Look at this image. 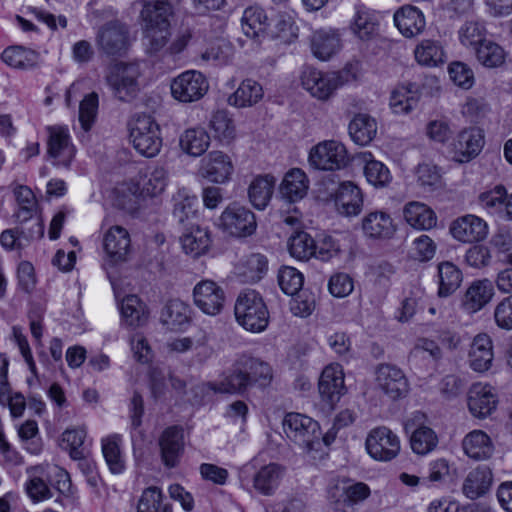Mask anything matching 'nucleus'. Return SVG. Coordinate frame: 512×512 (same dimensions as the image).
<instances>
[{
    "mask_svg": "<svg viewBox=\"0 0 512 512\" xmlns=\"http://www.w3.org/2000/svg\"><path fill=\"white\" fill-rule=\"evenodd\" d=\"M234 314L238 324L253 333L264 331L269 323L267 306L255 290H244L238 295Z\"/></svg>",
    "mask_w": 512,
    "mask_h": 512,
    "instance_id": "nucleus-1",
    "label": "nucleus"
},
{
    "mask_svg": "<svg viewBox=\"0 0 512 512\" xmlns=\"http://www.w3.org/2000/svg\"><path fill=\"white\" fill-rule=\"evenodd\" d=\"M140 76L141 69L137 62H115L108 66L105 80L118 100L129 102L140 91Z\"/></svg>",
    "mask_w": 512,
    "mask_h": 512,
    "instance_id": "nucleus-2",
    "label": "nucleus"
},
{
    "mask_svg": "<svg viewBox=\"0 0 512 512\" xmlns=\"http://www.w3.org/2000/svg\"><path fill=\"white\" fill-rule=\"evenodd\" d=\"M128 128L130 141L141 155L151 158L160 152V127L151 115H134L128 123Z\"/></svg>",
    "mask_w": 512,
    "mask_h": 512,
    "instance_id": "nucleus-3",
    "label": "nucleus"
},
{
    "mask_svg": "<svg viewBox=\"0 0 512 512\" xmlns=\"http://www.w3.org/2000/svg\"><path fill=\"white\" fill-rule=\"evenodd\" d=\"M287 438L307 453L321 450L320 426L317 421L300 413H288L283 420Z\"/></svg>",
    "mask_w": 512,
    "mask_h": 512,
    "instance_id": "nucleus-4",
    "label": "nucleus"
},
{
    "mask_svg": "<svg viewBox=\"0 0 512 512\" xmlns=\"http://www.w3.org/2000/svg\"><path fill=\"white\" fill-rule=\"evenodd\" d=\"M308 163L315 170L335 171L344 168L349 163V157L342 142L323 140L310 149Z\"/></svg>",
    "mask_w": 512,
    "mask_h": 512,
    "instance_id": "nucleus-5",
    "label": "nucleus"
},
{
    "mask_svg": "<svg viewBox=\"0 0 512 512\" xmlns=\"http://www.w3.org/2000/svg\"><path fill=\"white\" fill-rule=\"evenodd\" d=\"M346 71L323 72L314 68H307L302 72V87L314 98L320 101L328 100L335 91L341 87L348 78Z\"/></svg>",
    "mask_w": 512,
    "mask_h": 512,
    "instance_id": "nucleus-6",
    "label": "nucleus"
},
{
    "mask_svg": "<svg viewBox=\"0 0 512 512\" xmlns=\"http://www.w3.org/2000/svg\"><path fill=\"white\" fill-rule=\"evenodd\" d=\"M219 228L235 238H246L257 229L255 214L245 206L237 203L229 204L219 217Z\"/></svg>",
    "mask_w": 512,
    "mask_h": 512,
    "instance_id": "nucleus-7",
    "label": "nucleus"
},
{
    "mask_svg": "<svg viewBox=\"0 0 512 512\" xmlns=\"http://www.w3.org/2000/svg\"><path fill=\"white\" fill-rule=\"evenodd\" d=\"M366 451L371 458L380 462H388L398 456L401 450L400 438L387 427L372 429L365 441Z\"/></svg>",
    "mask_w": 512,
    "mask_h": 512,
    "instance_id": "nucleus-8",
    "label": "nucleus"
},
{
    "mask_svg": "<svg viewBox=\"0 0 512 512\" xmlns=\"http://www.w3.org/2000/svg\"><path fill=\"white\" fill-rule=\"evenodd\" d=\"M249 375L240 364V358L234 363L231 371L223 376L218 383H203L196 388V396H202V402L213 393L242 394L249 387Z\"/></svg>",
    "mask_w": 512,
    "mask_h": 512,
    "instance_id": "nucleus-9",
    "label": "nucleus"
},
{
    "mask_svg": "<svg viewBox=\"0 0 512 512\" xmlns=\"http://www.w3.org/2000/svg\"><path fill=\"white\" fill-rule=\"evenodd\" d=\"M449 232L452 238L460 243L476 244L487 238L489 225L475 214H466L451 222Z\"/></svg>",
    "mask_w": 512,
    "mask_h": 512,
    "instance_id": "nucleus-10",
    "label": "nucleus"
},
{
    "mask_svg": "<svg viewBox=\"0 0 512 512\" xmlns=\"http://www.w3.org/2000/svg\"><path fill=\"white\" fill-rule=\"evenodd\" d=\"M47 154L54 166L69 167L75 157L76 149L64 126L54 125L47 127Z\"/></svg>",
    "mask_w": 512,
    "mask_h": 512,
    "instance_id": "nucleus-11",
    "label": "nucleus"
},
{
    "mask_svg": "<svg viewBox=\"0 0 512 512\" xmlns=\"http://www.w3.org/2000/svg\"><path fill=\"white\" fill-rule=\"evenodd\" d=\"M485 144L484 131L479 127H467L458 132L451 143V153L455 161L467 163L482 151Z\"/></svg>",
    "mask_w": 512,
    "mask_h": 512,
    "instance_id": "nucleus-12",
    "label": "nucleus"
},
{
    "mask_svg": "<svg viewBox=\"0 0 512 512\" xmlns=\"http://www.w3.org/2000/svg\"><path fill=\"white\" fill-rule=\"evenodd\" d=\"M234 172L231 157L223 151H211L199 163L198 174L211 183L224 184Z\"/></svg>",
    "mask_w": 512,
    "mask_h": 512,
    "instance_id": "nucleus-13",
    "label": "nucleus"
},
{
    "mask_svg": "<svg viewBox=\"0 0 512 512\" xmlns=\"http://www.w3.org/2000/svg\"><path fill=\"white\" fill-rule=\"evenodd\" d=\"M97 43L105 54L121 55L130 45L129 29L120 22H110L98 32Z\"/></svg>",
    "mask_w": 512,
    "mask_h": 512,
    "instance_id": "nucleus-14",
    "label": "nucleus"
},
{
    "mask_svg": "<svg viewBox=\"0 0 512 512\" xmlns=\"http://www.w3.org/2000/svg\"><path fill=\"white\" fill-rule=\"evenodd\" d=\"M361 231L364 237L371 240H388L397 231L390 213L384 210H374L366 213L361 219Z\"/></svg>",
    "mask_w": 512,
    "mask_h": 512,
    "instance_id": "nucleus-15",
    "label": "nucleus"
},
{
    "mask_svg": "<svg viewBox=\"0 0 512 512\" xmlns=\"http://www.w3.org/2000/svg\"><path fill=\"white\" fill-rule=\"evenodd\" d=\"M331 198L336 210L342 216L355 217L363 210L364 195L362 190L351 181L340 183Z\"/></svg>",
    "mask_w": 512,
    "mask_h": 512,
    "instance_id": "nucleus-16",
    "label": "nucleus"
},
{
    "mask_svg": "<svg viewBox=\"0 0 512 512\" xmlns=\"http://www.w3.org/2000/svg\"><path fill=\"white\" fill-rule=\"evenodd\" d=\"M377 387L390 399L404 397L409 390L408 380L399 368L382 364L376 370Z\"/></svg>",
    "mask_w": 512,
    "mask_h": 512,
    "instance_id": "nucleus-17",
    "label": "nucleus"
},
{
    "mask_svg": "<svg viewBox=\"0 0 512 512\" xmlns=\"http://www.w3.org/2000/svg\"><path fill=\"white\" fill-rule=\"evenodd\" d=\"M493 482L492 469L487 465H478L471 469L464 478L461 491L466 498L476 500L491 490Z\"/></svg>",
    "mask_w": 512,
    "mask_h": 512,
    "instance_id": "nucleus-18",
    "label": "nucleus"
},
{
    "mask_svg": "<svg viewBox=\"0 0 512 512\" xmlns=\"http://www.w3.org/2000/svg\"><path fill=\"white\" fill-rule=\"evenodd\" d=\"M103 245L111 263L117 264L128 260L131 253V239L125 228L111 227L104 235Z\"/></svg>",
    "mask_w": 512,
    "mask_h": 512,
    "instance_id": "nucleus-19",
    "label": "nucleus"
},
{
    "mask_svg": "<svg viewBox=\"0 0 512 512\" xmlns=\"http://www.w3.org/2000/svg\"><path fill=\"white\" fill-rule=\"evenodd\" d=\"M498 399L488 384L475 383L468 392V408L476 418H486L496 409Z\"/></svg>",
    "mask_w": 512,
    "mask_h": 512,
    "instance_id": "nucleus-20",
    "label": "nucleus"
},
{
    "mask_svg": "<svg viewBox=\"0 0 512 512\" xmlns=\"http://www.w3.org/2000/svg\"><path fill=\"white\" fill-rule=\"evenodd\" d=\"M319 393L329 404L339 401L345 393L344 373L339 364H330L324 368L319 379Z\"/></svg>",
    "mask_w": 512,
    "mask_h": 512,
    "instance_id": "nucleus-21",
    "label": "nucleus"
},
{
    "mask_svg": "<svg viewBox=\"0 0 512 512\" xmlns=\"http://www.w3.org/2000/svg\"><path fill=\"white\" fill-rule=\"evenodd\" d=\"M464 454L474 461L489 460L495 452L491 437L483 430L475 429L466 434L461 442Z\"/></svg>",
    "mask_w": 512,
    "mask_h": 512,
    "instance_id": "nucleus-22",
    "label": "nucleus"
},
{
    "mask_svg": "<svg viewBox=\"0 0 512 512\" xmlns=\"http://www.w3.org/2000/svg\"><path fill=\"white\" fill-rule=\"evenodd\" d=\"M223 300V291L214 281H201L194 287V304L207 315L218 314Z\"/></svg>",
    "mask_w": 512,
    "mask_h": 512,
    "instance_id": "nucleus-23",
    "label": "nucleus"
},
{
    "mask_svg": "<svg viewBox=\"0 0 512 512\" xmlns=\"http://www.w3.org/2000/svg\"><path fill=\"white\" fill-rule=\"evenodd\" d=\"M402 216L405 223L418 231H428L436 227L437 215L427 204L410 201L403 206Z\"/></svg>",
    "mask_w": 512,
    "mask_h": 512,
    "instance_id": "nucleus-24",
    "label": "nucleus"
},
{
    "mask_svg": "<svg viewBox=\"0 0 512 512\" xmlns=\"http://www.w3.org/2000/svg\"><path fill=\"white\" fill-rule=\"evenodd\" d=\"M493 341L486 333L476 335L469 350L470 367L479 373L488 371L493 363Z\"/></svg>",
    "mask_w": 512,
    "mask_h": 512,
    "instance_id": "nucleus-25",
    "label": "nucleus"
},
{
    "mask_svg": "<svg viewBox=\"0 0 512 512\" xmlns=\"http://www.w3.org/2000/svg\"><path fill=\"white\" fill-rule=\"evenodd\" d=\"M159 446L165 466L175 467L184 450L182 430L177 426L166 428L159 438Z\"/></svg>",
    "mask_w": 512,
    "mask_h": 512,
    "instance_id": "nucleus-26",
    "label": "nucleus"
},
{
    "mask_svg": "<svg viewBox=\"0 0 512 512\" xmlns=\"http://www.w3.org/2000/svg\"><path fill=\"white\" fill-rule=\"evenodd\" d=\"M394 22L400 33L407 38L418 36L426 26L423 13L411 5L403 6L397 10L394 14Z\"/></svg>",
    "mask_w": 512,
    "mask_h": 512,
    "instance_id": "nucleus-27",
    "label": "nucleus"
},
{
    "mask_svg": "<svg viewBox=\"0 0 512 512\" xmlns=\"http://www.w3.org/2000/svg\"><path fill=\"white\" fill-rule=\"evenodd\" d=\"M494 296V287L492 283L487 280H477L471 283L467 288L463 300V309L469 313L474 314L485 307Z\"/></svg>",
    "mask_w": 512,
    "mask_h": 512,
    "instance_id": "nucleus-28",
    "label": "nucleus"
},
{
    "mask_svg": "<svg viewBox=\"0 0 512 512\" xmlns=\"http://www.w3.org/2000/svg\"><path fill=\"white\" fill-rule=\"evenodd\" d=\"M214 139L220 144L228 146L237 138V128L232 115L227 109H217L211 115L208 124Z\"/></svg>",
    "mask_w": 512,
    "mask_h": 512,
    "instance_id": "nucleus-29",
    "label": "nucleus"
},
{
    "mask_svg": "<svg viewBox=\"0 0 512 512\" xmlns=\"http://www.w3.org/2000/svg\"><path fill=\"white\" fill-rule=\"evenodd\" d=\"M168 172L164 167H155L148 175L141 178V183L131 182L127 189L133 195L157 196L166 188Z\"/></svg>",
    "mask_w": 512,
    "mask_h": 512,
    "instance_id": "nucleus-30",
    "label": "nucleus"
},
{
    "mask_svg": "<svg viewBox=\"0 0 512 512\" xmlns=\"http://www.w3.org/2000/svg\"><path fill=\"white\" fill-rule=\"evenodd\" d=\"M311 49L316 58L329 60L341 49L340 36L331 28L319 29L312 35Z\"/></svg>",
    "mask_w": 512,
    "mask_h": 512,
    "instance_id": "nucleus-31",
    "label": "nucleus"
},
{
    "mask_svg": "<svg viewBox=\"0 0 512 512\" xmlns=\"http://www.w3.org/2000/svg\"><path fill=\"white\" fill-rule=\"evenodd\" d=\"M48 467L43 465L33 466L27 469L29 480L26 483V492L33 502H41L53 497L50 489Z\"/></svg>",
    "mask_w": 512,
    "mask_h": 512,
    "instance_id": "nucleus-32",
    "label": "nucleus"
},
{
    "mask_svg": "<svg viewBox=\"0 0 512 512\" xmlns=\"http://www.w3.org/2000/svg\"><path fill=\"white\" fill-rule=\"evenodd\" d=\"M263 96L264 91L260 83L253 79H245L228 96L227 104L234 108H249L260 102Z\"/></svg>",
    "mask_w": 512,
    "mask_h": 512,
    "instance_id": "nucleus-33",
    "label": "nucleus"
},
{
    "mask_svg": "<svg viewBox=\"0 0 512 512\" xmlns=\"http://www.w3.org/2000/svg\"><path fill=\"white\" fill-rule=\"evenodd\" d=\"M173 14L172 5L165 0L143 1L140 11L142 27L170 26Z\"/></svg>",
    "mask_w": 512,
    "mask_h": 512,
    "instance_id": "nucleus-34",
    "label": "nucleus"
},
{
    "mask_svg": "<svg viewBox=\"0 0 512 512\" xmlns=\"http://www.w3.org/2000/svg\"><path fill=\"white\" fill-rule=\"evenodd\" d=\"M420 97L419 86L415 83H405L397 86L391 93L390 108L394 114H408L418 104Z\"/></svg>",
    "mask_w": 512,
    "mask_h": 512,
    "instance_id": "nucleus-35",
    "label": "nucleus"
},
{
    "mask_svg": "<svg viewBox=\"0 0 512 512\" xmlns=\"http://www.w3.org/2000/svg\"><path fill=\"white\" fill-rule=\"evenodd\" d=\"M190 307L180 301L171 300L162 309L160 322L171 331H181L188 327L190 319Z\"/></svg>",
    "mask_w": 512,
    "mask_h": 512,
    "instance_id": "nucleus-36",
    "label": "nucleus"
},
{
    "mask_svg": "<svg viewBox=\"0 0 512 512\" xmlns=\"http://www.w3.org/2000/svg\"><path fill=\"white\" fill-rule=\"evenodd\" d=\"M43 234L44 226L40 220H37L28 232H25L22 228L4 230L0 235V243L6 250H20L31 240L41 238Z\"/></svg>",
    "mask_w": 512,
    "mask_h": 512,
    "instance_id": "nucleus-37",
    "label": "nucleus"
},
{
    "mask_svg": "<svg viewBox=\"0 0 512 512\" xmlns=\"http://www.w3.org/2000/svg\"><path fill=\"white\" fill-rule=\"evenodd\" d=\"M267 270V258L260 253H252L238 263L235 273L241 282L255 283L263 278Z\"/></svg>",
    "mask_w": 512,
    "mask_h": 512,
    "instance_id": "nucleus-38",
    "label": "nucleus"
},
{
    "mask_svg": "<svg viewBox=\"0 0 512 512\" xmlns=\"http://www.w3.org/2000/svg\"><path fill=\"white\" fill-rule=\"evenodd\" d=\"M309 180L305 172L299 168L289 170L280 185L282 196L289 201L302 199L308 191Z\"/></svg>",
    "mask_w": 512,
    "mask_h": 512,
    "instance_id": "nucleus-39",
    "label": "nucleus"
},
{
    "mask_svg": "<svg viewBox=\"0 0 512 512\" xmlns=\"http://www.w3.org/2000/svg\"><path fill=\"white\" fill-rule=\"evenodd\" d=\"M276 179L269 174L258 175L248 187V197L251 204L259 210L264 209L271 200Z\"/></svg>",
    "mask_w": 512,
    "mask_h": 512,
    "instance_id": "nucleus-40",
    "label": "nucleus"
},
{
    "mask_svg": "<svg viewBox=\"0 0 512 512\" xmlns=\"http://www.w3.org/2000/svg\"><path fill=\"white\" fill-rule=\"evenodd\" d=\"M357 158L364 163V175L368 183L374 187H385L391 182L392 175L388 167L375 160L370 152L359 153Z\"/></svg>",
    "mask_w": 512,
    "mask_h": 512,
    "instance_id": "nucleus-41",
    "label": "nucleus"
},
{
    "mask_svg": "<svg viewBox=\"0 0 512 512\" xmlns=\"http://www.w3.org/2000/svg\"><path fill=\"white\" fill-rule=\"evenodd\" d=\"M438 270V296L448 297L452 295L462 283L461 270L450 261L440 262Z\"/></svg>",
    "mask_w": 512,
    "mask_h": 512,
    "instance_id": "nucleus-42",
    "label": "nucleus"
},
{
    "mask_svg": "<svg viewBox=\"0 0 512 512\" xmlns=\"http://www.w3.org/2000/svg\"><path fill=\"white\" fill-rule=\"evenodd\" d=\"M351 139L358 145L369 144L377 133V123L374 118L367 114H357L348 125Z\"/></svg>",
    "mask_w": 512,
    "mask_h": 512,
    "instance_id": "nucleus-43",
    "label": "nucleus"
},
{
    "mask_svg": "<svg viewBox=\"0 0 512 512\" xmlns=\"http://www.w3.org/2000/svg\"><path fill=\"white\" fill-rule=\"evenodd\" d=\"M120 312L123 323L129 327L143 326L148 320L146 305L136 295H128L123 298Z\"/></svg>",
    "mask_w": 512,
    "mask_h": 512,
    "instance_id": "nucleus-44",
    "label": "nucleus"
},
{
    "mask_svg": "<svg viewBox=\"0 0 512 512\" xmlns=\"http://www.w3.org/2000/svg\"><path fill=\"white\" fill-rule=\"evenodd\" d=\"M352 32L363 41H369L378 35L379 20L374 12L359 8L351 23Z\"/></svg>",
    "mask_w": 512,
    "mask_h": 512,
    "instance_id": "nucleus-45",
    "label": "nucleus"
},
{
    "mask_svg": "<svg viewBox=\"0 0 512 512\" xmlns=\"http://www.w3.org/2000/svg\"><path fill=\"white\" fill-rule=\"evenodd\" d=\"M3 62L15 69H33L39 64V54L21 46L6 48L1 55Z\"/></svg>",
    "mask_w": 512,
    "mask_h": 512,
    "instance_id": "nucleus-46",
    "label": "nucleus"
},
{
    "mask_svg": "<svg viewBox=\"0 0 512 512\" xmlns=\"http://www.w3.org/2000/svg\"><path fill=\"white\" fill-rule=\"evenodd\" d=\"M241 27L244 34L250 38H257L266 32L268 17L260 6H250L243 12Z\"/></svg>",
    "mask_w": 512,
    "mask_h": 512,
    "instance_id": "nucleus-47",
    "label": "nucleus"
},
{
    "mask_svg": "<svg viewBox=\"0 0 512 512\" xmlns=\"http://www.w3.org/2000/svg\"><path fill=\"white\" fill-rule=\"evenodd\" d=\"M283 473V468L276 463L263 466L253 478L254 488L263 495H272L278 487Z\"/></svg>",
    "mask_w": 512,
    "mask_h": 512,
    "instance_id": "nucleus-48",
    "label": "nucleus"
},
{
    "mask_svg": "<svg viewBox=\"0 0 512 512\" xmlns=\"http://www.w3.org/2000/svg\"><path fill=\"white\" fill-rule=\"evenodd\" d=\"M239 358L245 373L249 375V386L257 384L261 387H265L270 384L272 380V369L268 363L246 355Z\"/></svg>",
    "mask_w": 512,
    "mask_h": 512,
    "instance_id": "nucleus-49",
    "label": "nucleus"
},
{
    "mask_svg": "<svg viewBox=\"0 0 512 512\" xmlns=\"http://www.w3.org/2000/svg\"><path fill=\"white\" fill-rule=\"evenodd\" d=\"M409 442L413 453L425 456L437 448L439 439L432 428L420 425L411 433Z\"/></svg>",
    "mask_w": 512,
    "mask_h": 512,
    "instance_id": "nucleus-50",
    "label": "nucleus"
},
{
    "mask_svg": "<svg viewBox=\"0 0 512 512\" xmlns=\"http://www.w3.org/2000/svg\"><path fill=\"white\" fill-rule=\"evenodd\" d=\"M121 437L117 434L102 439V453L109 470L120 474L125 469V461L120 448Z\"/></svg>",
    "mask_w": 512,
    "mask_h": 512,
    "instance_id": "nucleus-51",
    "label": "nucleus"
},
{
    "mask_svg": "<svg viewBox=\"0 0 512 512\" xmlns=\"http://www.w3.org/2000/svg\"><path fill=\"white\" fill-rule=\"evenodd\" d=\"M14 196L18 205L15 217L18 222L23 223L33 217L37 210V200L33 191L27 186H17L14 189Z\"/></svg>",
    "mask_w": 512,
    "mask_h": 512,
    "instance_id": "nucleus-52",
    "label": "nucleus"
},
{
    "mask_svg": "<svg viewBox=\"0 0 512 512\" xmlns=\"http://www.w3.org/2000/svg\"><path fill=\"white\" fill-rule=\"evenodd\" d=\"M86 438V430L84 428L67 429L62 435V441L69 448V454L72 459L80 460L79 466L87 471L91 470L88 461L84 460V451L82 449Z\"/></svg>",
    "mask_w": 512,
    "mask_h": 512,
    "instance_id": "nucleus-53",
    "label": "nucleus"
},
{
    "mask_svg": "<svg viewBox=\"0 0 512 512\" xmlns=\"http://www.w3.org/2000/svg\"><path fill=\"white\" fill-rule=\"evenodd\" d=\"M416 61L424 66H437L444 62L445 54L439 42L423 40L414 51Z\"/></svg>",
    "mask_w": 512,
    "mask_h": 512,
    "instance_id": "nucleus-54",
    "label": "nucleus"
},
{
    "mask_svg": "<svg viewBox=\"0 0 512 512\" xmlns=\"http://www.w3.org/2000/svg\"><path fill=\"white\" fill-rule=\"evenodd\" d=\"M474 50L478 62L484 67L497 68L505 62V51L501 46L492 41L485 40Z\"/></svg>",
    "mask_w": 512,
    "mask_h": 512,
    "instance_id": "nucleus-55",
    "label": "nucleus"
},
{
    "mask_svg": "<svg viewBox=\"0 0 512 512\" xmlns=\"http://www.w3.org/2000/svg\"><path fill=\"white\" fill-rule=\"evenodd\" d=\"M486 27L483 21L468 20L458 31L460 43L469 48L476 49L486 39Z\"/></svg>",
    "mask_w": 512,
    "mask_h": 512,
    "instance_id": "nucleus-56",
    "label": "nucleus"
},
{
    "mask_svg": "<svg viewBox=\"0 0 512 512\" xmlns=\"http://www.w3.org/2000/svg\"><path fill=\"white\" fill-rule=\"evenodd\" d=\"M288 250L292 257L298 260H308L317 254L313 238L306 232L300 231L292 235L288 241Z\"/></svg>",
    "mask_w": 512,
    "mask_h": 512,
    "instance_id": "nucleus-57",
    "label": "nucleus"
},
{
    "mask_svg": "<svg viewBox=\"0 0 512 512\" xmlns=\"http://www.w3.org/2000/svg\"><path fill=\"white\" fill-rule=\"evenodd\" d=\"M143 44L148 53L154 54L162 50L170 38V26L142 27Z\"/></svg>",
    "mask_w": 512,
    "mask_h": 512,
    "instance_id": "nucleus-58",
    "label": "nucleus"
},
{
    "mask_svg": "<svg viewBox=\"0 0 512 512\" xmlns=\"http://www.w3.org/2000/svg\"><path fill=\"white\" fill-rule=\"evenodd\" d=\"M304 277L296 268L285 266L279 270L278 283L281 290L291 296H295L303 286Z\"/></svg>",
    "mask_w": 512,
    "mask_h": 512,
    "instance_id": "nucleus-59",
    "label": "nucleus"
},
{
    "mask_svg": "<svg viewBox=\"0 0 512 512\" xmlns=\"http://www.w3.org/2000/svg\"><path fill=\"white\" fill-rule=\"evenodd\" d=\"M138 512H172L171 509L162 505V493L157 487L145 489L139 500Z\"/></svg>",
    "mask_w": 512,
    "mask_h": 512,
    "instance_id": "nucleus-60",
    "label": "nucleus"
},
{
    "mask_svg": "<svg viewBox=\"0 0 512 512\" xmlns=\"http://www.w3.org/2000/svg\"><path fill=\"white\" fill-rule=\"evenodd\" d=\"M98 95L92 92L84 97L79 106V121L82 128L88 131L97 115Z\"/></svg>",
    "mask_w": 512,
    "mask_h": 512,
    "instance_id": "nucleus-61",
    "label": "nucleus"
},
{
    "mask_svg": "<svg viewBox=\"0 0 512 512\" xmlns=\"http://www.w3.org/2000/svg\"><path fill=\"white\" fill-rule=\"evenodd\" d=\"M437 246L433 239L425 234L415 238L412 242V257L420 262L431 260L436 253Z\"/></svg>",
    "mask_w": 512,
    "mask_h": 512,
    "instance_id": "nucleus-62",
    "label": "nucleus"
},
{
    "mask_svg": "<svg viewBox=\"0 0 512 512\" xmlns=\"http://www.w3.org/2000/svg\"><path fill=\"white\" fill-rule=\"evenodd\" d=\"M192 71H185L171 83L172 96L184 103L192 101Z\"/></svg>",
    "mask_w": 512,
    "mask_h": 512,
    "instance_id": "nucleus-63",
    "label": "nucleus"
},
{
    "mask_svg": "<svg viewBox=\"0 0 512 512\" xmlns=\"http://www.w3.org/2000/svg\"><path fill=\"white\" fill-rule=\"evenodd\" d=\"M494 321L502 330H512V295L503 298L494 308Z\"/></svg>",
    "mask_w": 512,
    "mask_h": 512,
    "instance_id": "nucleus-64",
    "label": "nucleus"
}]
</instances>
